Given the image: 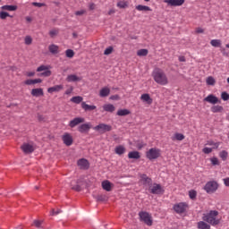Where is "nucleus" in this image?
Returning a JSON list of instances; mask_svg holds the SVG:
<instances>
[{"label":"nucleus","mask_w":229,"mask_h":229,"mask_svg":"<svg viewBox=\"0 0 229 229\" xmlns=\"http://www.w3.org/2000/svg\"><path fill=\"white\" fill-rule=\"evenodd\" d=\"M72 90H74V88L72 86H70L69 89L65 90L66 96H69L70 94H72Z\"/></svg>","instance_id":"obj_55"},{"label":"nucleus","mask_w":229,"mask_h":229,"mask_svg":"<svg viewBox=\"0 0 229 229\" xmlns=\"http://www.w3.org/2000/svg\"><path fill=\"white\" fill-rule=\"evenodd\" d=\"M78 166L80 169L87 170L89 167H90V165L89 164V160L85 158L79 159L77 162Z\"/></svg>","instance_id":"obj_12"},{"label":"nucleus","mask_w":229,"mask_h":229,"mask_svg":"<svg viewBox=\"0 0 229 229\" xmlns=\"http://www.w3.org/2000/svg\"><path fill=\"white\" fill-rule=\"evenodd\" d=\"M221 98H222V99H223L224 101H228V99H229V94L226 93V92H222Z\"/></svg>","instance_id":"obj_52"},{"label":"nucleus","mask_w":229,"mask_h":229,"mask_svg":"<svg viewBox=\"0 0 229 229\" xmlns=\"http://www.w3.org/2000/svg\"><path fill=\"white\" fill-rule=\"evenodd\" d=\"M25 85H34L33 80L30 79L25 81Z\"/></svg>","instance_id":"obj_60"},{"label":"nucleus","mask_w":229,"mask_h":229,"mask_svg":"<svg viewBox=\"0 0 229 229\" xmlns=\"http://www.w3.org/2000/svg\"><path fill=\"white\" fill-rule=\"evenodd\" d=\"M152 78L156 83L158 85L165 86L169 83V79H167V75L164 72V70L160 68H156L152 72Z\"/></svg>","instance_id":"obj_1"},{"label":"nucleus","mask_w":229,"mask_h":229,"mask_svg":"<svg viewBox=\"0 0 229 229\" xmlns=\"http://www.w3.org/2000/svg\"><path fill=\"white\" fill-rule=\"evenodd\" d=\"M33 225L36 226V228H40V226L42 225V221H40V220H34Z\"/></svg>","instance_id":"obj_53"},{"label":"nucleus","mask_w":229,"mask_h":229,"mask_svg":"<svg viewBox=\"0 0 229 229\" xmlns=\"http://www.w3.org/2000/svg\"><path fill=\"white\" fill-rule=\"evenodd\" d=\"M149 192L151 194H164V188L158 183H154L149 187Z\"/></svg>","instance_id":"obj_8"},{"label":"nucleus","mask_w":229,"mask_h":229,"mask_svg":"<svg viewBox=\"0 0 229 229\" xmlns=\"http://www.w3.org/2000/svg\"><path fill=\"white\" fill-rule=\"evenodd\" d=\"M189 196L191 199H196V196H198V193L196 192V191L191 190L189 191Z\"/></svg>","instance_id":"obj_44"},{"label":"nucleus","mask_w":229,"mask_h":229,"mask_svg":"<svg viewBox=\"0 0 229 229\" xmlns=\"http://www.w3.org/2000/svg\"><path fill=\"white\" fill-rule=\"evenodd\" d=\"M199 229H210V225L207 224L205 221H199L197 224Z\"/></svg>","instance_id":"obj_31"},{"label":"nucleus","mask_w":229,"mask_h":229,"mask_svg":"<svg viewBox=\"0 0 229 229\" xmlns=\"http://www.w3.org/2000/svg\"><path fill=\"white\" fill-rule=\"evenodd\" d=\"M219 187V184L216 181H209L206 183L204 186V191L208 192V194H213V192H216Z\"/></svg>","instance_id":"obj_5"},{"label":"nucleus","mask_w":229,"mask_h":229,"mask_svg":"<svg viewBox=\"0 0 229 229\" xmlns=\"http://www.w3.org/2000/svg\"><path fill=\"white\" fill-rule=\"evenodd\" d=\"M81 108L83 110H85V112H90L92 110H96V106H90V105H88L87 103L85 102H82L81 103Z\"/></svg>","instance_id":"obj_25"},{"label":"nucleus","mask_w":229,"mask_h":229,"mask_svg":"<svg viewBox=\"0 0 229 229\" xmlns=\"http://www.w3.org/2000/svg\"><path fill=\"white\" fill-rule=\"evenodd\" d=\"M100 98H108L110 96V88L104 87L99 91Z\"/></svg>","instance_id":"obj_22"},{"label":"nucleus","mask_w":229,"mask_h":229,"mask_svg":"<svg viewBox=\"0 0 229 229\" xmlns=\"http://www.w3.org/2000/svg\"><path fill=\"white\" fill-rule=\"evenodd\" d=\"M66 81H68V83L81 81V77H80L76 74H70L66 77Z\"/></svg>","instance_id":"obj_14"},{"label":"nucleus","mask_w":229,"mask_h":229,"mask_svg":"<svg viewBox=\"0 0 229 229\" xmlns=\"http://www.w3.org/2000/svg\"><path fill=\"white\" fill-rule=\"evenodd\" d=\"M65 55L67 58H72L74 56V51L72 49H67L65 51Z\"/></svg>","instance_id":"obj_41"},{"label":"nucleus","mask_w":229,"mask_h":229,"mask_svg":"<svg viewBox=\"0 0 229 229\" xmlns=\"http://www.w3.org/2000/svg\"><path fill=\"white\" fill-rule=\"evenodd\" d=\"M131 112L128 109H119L116 113V115H119V117H124L126 115H130Z\"/></svg>","instance_id":"obj_27"},{"label":"nucleus","mask_w":229,"mask_h":229,"mask_svg":"<svg viewBox=\"0 0 229 229\" xmlns=\"http://www.w3.org/2000/svg\"><path fill=\"white\" fill-rule=\"evenodd\" d=\"M39 76H44L45 78H49V76H51V71H49V69H47V71L41 72L39 74Z\"/></svg>","instance_id":"obj_48"},{"label":"nucleus","mask_w":229,"mask_h":229,"mask_svg":"<svg viewBox=\"0 0 229 229\" xmlns=\"http://www.w3.org/2000/svg\"><path fill=\"white\" fill-rule=\"evenodd\" d=\"M30 94L34 98H40V96H44V89L42 88L33 89Z\"/></svg>","instance_id":"obj_18"},{"label":"nucleus","mask_w":229,"mask_h":229,"mask_svg":"<svg viewBox=\"0 0 229 229\" xmlns=\"http://www.w3.org/2000/svg\"><path fill=\"white\" fill-rule=\"evenodd\" d=\"M211 112H213V114H217V112H223V107L221 106H213L211 107Z\"/></svg>","instance_id":"obj_38"},{"label":"nucleus","mask_w":229,"mask_h":229,"mask_svg":"<svg viewBox=\"0 0 229 229\" xmlns=\"http://www.w3.org/2000/svg\"><path fill=\"white\" fill-rule=\"evenodd\" d=\"M187 208H189V205L185 202H180L174 205V210L176 214H183L186 212Z\"/></svg>","instance_id":"obj_6"},{"label":"nucleus","mask_w":229,"mask_h":229,"mask_svg":"<svg viewBox=\"0 0 229 229\" xmlns=\"http://www.w3.org/2000/svg\"><path fill=\"white\" fill-rule=\"evenodd\" d=\"M137 148L138 149H142V148H144L146 146V144H144V142H139L137 143Z\"/></svg>","instance_id":"obj_57"},{"label":"nucleus","mask_w":229,"mask_h":229,"mask_svg":"<svg viewBox=\"0 0 229 229\" xmlns=\"http://www.w3.org/2000/svg\"><path fill=\"white\" fill-rule=\"evenodd\" d=\"M114 151L116 155H124V153H126V148H124L123 145H120L115 148Z\"/></svg>","instance_id":"obj_29"},{"label":"nucleus","mask_w":229,"mask_h":229,"mask_svg":"<svg viewBox=\"0 0 229 229\" xmlns=\"http://www.w3.org/2000/svg\"><path fill=\"white\" fill-rule=\"evenodd\" d=\"M104 112H109L110 114H114L115 112V106L113 104H105L103 106Z\"/></svg>","instance_id":"obj_21"},{"label":"nucleus","mask_w":229,"mask_h":229,"mask_svg":"<svg viewBox=\"0 0 229 229\" xmlns=\"http://www.w3.org/2000/svg\"><path fill=\"white\" fill-rule=\"evenodd\" d=\"M84 13H85V10H81V11L75 12V15H83Z\"/></svg>","instance_id":"obj_62"},{"label":"nucleus","mask_w":229,"mask_h":229,"mask_svg":"<svg viewBox=\"0 0 229 229\" xmlns=\"http://www.w3.org/2000/svg\"><path fill=\"white\" fill-rule=\"evenodd\" d=\"M95 131H99V133H106V131H112L111 125L106 123H100L93 128Z\"/></svg>","instance_id":"obj_7"},{"label":"nucleus","mask_w":229,"mask_h":229,"mask_svg":"<svg viewBox=\"0 0 229 229\" xmlns=\"http://www.w3.org/2000/svg\"><path fill=\"white\" fill-rule=\"evenodd\" d=\"M206 83L208 85H216V79H214V77H212V76H209L207 78Z\"/></svg>","instance_id":"obj_40"},{"label":"nucleus","mask_w":229,"mask_h":229,"mask_svg":"<svg viewBox=\"0 0 229 229\" xmlns=\"http://www.w3.org/2000/svg\"><path fill=\"white\" fill-rule=\"evenodd\" d=\"M213 149L214 148H212L205 147L202 149V152L205 153V155H210V153L212 152Z\"/></svg>","instance_id":"obj_51"},{"label":"nucleus","mask_w":229,"mask_h":229,"mask_svg":"<svg viewBox=\"0 0 229 229\" xmlns=\"http://www.w3.org/2000/svg\"><path fill=\"white\" fill-rule=\"evenodd\" d=\"M219 157L222 160H226L228 158V152L226 150H222L220 153H219Z\"/></svg>","instance_id":"obj_39"},{"label":"nucleus","mask_w":229,"mask_h":229,"mask_svg":"<svg viewBox=\"0 0 229 229\" xmlns=\"http://www.w3.org/2000/svg\"><path fill=\"white\" fill-rule=\"evenodd\" d=\"M161 155L162 150L157 148H152L146 152V157L148 160H157V158H160Z\"/></svg>","instance_id":"obj_4"},{"label":"nucleus","mask_w":229,"mask_h":229,"mask_svg":"<svg viewBox=\"0 0 229 229\" xmlns=\"http://www.w3.org/2000/svg\"><path fill=\"white\" fill-rule=\"evenodd\" d=\"M140 182H143V185H151V178H149L146 174L140 175Z\"/></svg>","instance_id":"obj_23"},{"label":"nucleus","mask_w":229,"mask_h":229,"mask_svg":"<svg viewBox=\"0 0 229 229\" xmlns=\"http://www.w3.org/2000/svg\"><path fill=\"white\" fill-rule=\"evenodd\" d=\"M106 199H108V197H106V195L99 194L97 196L98 201H106Z\"/></svg>","instance_id":"obj_42"},{"label":"nucleus","mask_w":229,"mask_h":229,"mask_svg":"<svg viewBox=\"0 0 229 229\" xmlns=\"http://www.w3.org/2000/svg\"><path fill=\"white\" fill-rule=\"evenodd\" d=\"M117 6L118 8H126V6H128V3L124 1H120L117 3Z\"/></svg>","instance_id":"obj_50"},{"label":"nucleus","mask_w":229,"mask_h":229,"mask_svg":"<svg viewBox=\"0 0 229 229\" xmlns=\"http://www.w3.org/2000/svg\"><path fill=\"white\" fill-rule=\"evenodd\" d=\"M128 158L134 159V160H139V158H140V152H139V151H131L128 154Z\"/></svg>","instance_id":"obj_24"},{"label":"nucleus","mask_w":229,"mask_h":229,"mask_svg":"<svg viewBox=\"0 0 229 229\" xmlns=\"http://www.w3.org/2000/svg\"><path fill=\"white\" fill-rule=\"evenodd\" d=\"M64 90V85H55L47 89L48 94H53V92H60Z\"/></svg>","instance_id":"obj_20"},{"label":"nucleus","mask_w":229,"mask_h":229,"mask_svg":"<svg viewBox=\"0 0 229 229\" xmlns=\"http://www.w3.org/2000/svg\"><path fill=\"white\" fill-rule=\"evenodd\" d=\"M33 82H34V85L37 83H42V80L41 79H34Z\"/></svg>","instance_id":"obj_64"},{"label":"nucleus","mask_w":229,"mask_h":229,"mask_svg":"<svg viewBox=\"0 0 229 229\" xmlns=\"http://www.w3.org/2000/svg\"><path fill=\"white\" fill-rule=\"evenodd\" d=\"M204 101H206V103H210L211 105H217V103H221L219 98L213 94H210L208 97H206L204 98Z\"/></svg>","instance_id":"obj_9"},{"label":"nucleus","mask_w":229,"mask_h":229,"mask_svg":"<svg viewBox=\"0 0 229 229\" xmlns=\"http://www.w3.org/2000/svg\"><path fill=\"white\" fill-rule=\"evenodd\" d=\"M113 187H114V184L112 182H110V181L106 180V181L102 182V189H104V191L110 192V191H112Z\"/></svg>","instance_id":"obj_19"},{"label":"nucleus","mask_w":229,"mask_h":229,"mask_svg":"<svg viewBox=\"0 0 229 229\" xmlns=\"http://www.w3.org/2000/svg\"><path fill=\"white\" fill-rule=\"evenodd\" d=\"M164 3L167 6H182L185 3V0H164Z\"/></svg>","instance_id":"obj_10"},{"label":"nucleus","mask_w":229,"mask_h":229,"mask_svg":"<svg viewBox=\"0 0 229 229\" xmlns=\"http://www.w3.org/2000/svg\"><path fill=\"white\" fill-rule=\"evenodd\" d=\"M72 103H75L76 105H80V103H81V101H83V97H80V96H76V97H72L71 98Z\"/></svg>","instance_id":"obj_34"},{"label":"nucleus","mask_w":229,"mask_h":229,"mask_svg":"<svg viewBox=\"0 0 229 229\" xmlns=\"http://www.w3.org/2000/svg\"><path fill=\"white\" fill-rule=\"evenodd\" d=\"M21 148L26 155H30V153H33V151H35V147L30 143H24Z\"/></svg>","instance_id":"obj_11"},{"label":"nucleus","mask_w":229,"mask_h":229,"mask_svg":"<svg viewBox=\"0 0 229 229\" xmlns=\"http://www.w3.org/2000/svg\"><path fill=\"white\" fill-rule=\"evenodd\" d=\"M32 5H33V6H37L38 8H42V6H46L45 4L38 3V2H33V3H32Z\"/></svg>","instance_id":"obj_56"},{"label":"nucleus","mask_w":229,"mask_h":229,"mask_svg":"<svg viewBox=\"0 0 229 229\" xmlns=\"http://www.w3.org/2000/svg\"><path fill=\"white\" fill-rule=\"evenodd\" d=\"M81 123H85V118L76 117L73 120L70 121L69 126L70 128H75L78 124H81Z\"/></svg>","instance_id":"obj_13"},{"label":"nucleus","mask_w":229,"mask_h":229,"mask_svg":"<svg viewBox=\"0 0 229 229\" xmlns=\"http://www.w3.org/2000/svg\"><path fill=\"white\" fill-rule=\"evenodd\" d=\"M136 10H138V12H151V7L148 5L139 4L136 6Z\"/></svg>","instance_id":"obj_28"},{"label":"nucleus","mask_w":229,"mask_h":229,"mask_svg":"<svg viewBox=\"0 0 229 229\" xmlns=\"http://www.w3.org/2000/svg\"><path fill=\"white\" fill-rule=\"evenodd\" d=\"M140 221L146 224L147 226H153V216L151 214L146 212V211H140L139 213Z\"/></svg>","instance_id":"obj_3"},{"label":"nucleus","mask_w":229,"mask_h":229,"mask_svg":"<svg viewBox=\"0 0 229 229\" xmlns=\"http://www.w3.org/2000/svg\"><path fill=\"white\" fill-rule=\"evenodd\" d=\"M63 142L65 144V146H72V136L69 133H65L63 136Z\"/></svg>","instance_id":"obj_16"},{"label":"nucleus","mask_w":229,"mask_h":229,"mask_svg":"<svg viewBox=\"0 0 229 229\" xmlns=\"http://www.w3.org/2000/svg\"><path fill=\"white\" fill-rule=\"evenodd\" d=\"M206 146H212L211 148L217 149V148H219V146H221V142H216L214 140H208V141H207Z\"/></svg>","instance_id":"obj_30"},{"label":"nucleus","mask_w":229,"mask_h":229,"mask_svg":"<svg viewBox=\"0 0 229 229\" xmlns=\"http://www.w3.org/2000/svg\"><path fill=\"white\" fill-rule=\"evenodd\" d=\"M148 49L143 48V49H140L137 51V55L138 56H148Z\"/></svg>","instance_id":"obj_36"},{"label":"nucleus","mask_w":229,"mask_h":229,"mask_svg":"<svg viewBox=\"0 0 229 229\" xmlns=\"http://www.w3.org/2000/svg\"><path fill=\"white\" fill-rule=\"evenodd\" d=\"M6 17H10V13H6V12H0V19H2V21H4V19H6Z\"/></svg>","instance_id":"obj_47"},{"label":"nucleus","mask_w":229,"mask_h":229,"mask_svg":"<svg viewBox=\"0 0 229 229\" xmlns=\"http://www.w3.org/2000/svg\"><path fill=\"white\" fill-rule=\"evenodd\" d=\"M62 212L60 209H57L56 211L55 209H52L51 216H58Z\"/></svg>","instance_id":"obj_58"},{"label":"nucleus","mask_w":229,"mask_h":229,"mask_svg":"<svg viewBox=\"0 0 229 229\" xmlns=\"http://www.w3.org/2000/svg\"><path fill=\"white\" fill-rule=\"evenodd\" d=\"M49 69V66L46 65H40L39 67L37 68V72H42V71H47Z\"/></svg>","instance_id":"obj_49"},{"label":"nucleus","mask_w":229,"mask_h":229,"mask_svg":"<svg viewBox=\"0 0 229 229\" xmlns=\"http://www.w3.org/2000/svg\"><path fill=\"white\" fill-rule=\"evenodd\" d=\"M59 31L56 29H53L52 30L49 31V35L52 38H54V37H56V35H58Z\"/></svg>","instance_id":"obj_46"},{"label":"nucleus","mask_w":229,"mask_h":229,"mask_svg":"<svg viewBox=\"0 0 229 229\" xmlns=\"http://www.w3.org/2000/svg\"><path fill=\"white\" fill-rule=\"evenodd\" d=\"M112 53H114V47H108L104 51V55H112Z\"/></svg>","instance_id":"obj_43"},{"label":"nucleus","mask_w":229,"mask_h":229,"mask_svg":"<svg viewBox=\"0 0 229 229\" xmlns=\"http://www.w3.org/2000/svg\"><path fill=\"white\" fill-rule=\"evenodd\" d=\"M205 30H203L202 28H197L196 29V33H204Z\"/></svg>","instance_id":"obj_63"},{"label":"nucleus","mask_w":229,"mask_h":229,"mask_svg":"<svg viewBox=\"0 0 229 229\" xmlns=\"http://www.w3.org/2000/svg\"><path fill=\"white\" fill-rule=\"evenodd\" d=\"M217 216H219V212L216 210H211L209 213L204 215L202 216V219L206 223L212 225V226H216L219 225V218H217Z\"/></svg>","instance_id":"obj_2"},{"label":"nucleus","mask_w":229,"mask_h":229,"mask_svg":"<svg viewBox=\"0 0 229 229\" xmlns=\"http://www.w3.org/2000/svg\"><path fill=\"white\" fill-rule=\"evenodd\" d=\"M185 139V135L177 132L174 134V136L171 138L172 140H183Z\"/></svg>","instance_id":"obj_32"},{"label":"nucleus","mask_w":229,"mask_h":229,"mask_svg":"<svg viewBox=\"0 0 229 229\" xmlns=\"http://www.w3.org/2000/svg\"><path fill=\"white\" fill-rule=\"evenodd\" d=\"M26 76H28L29 78H31L35 76V72H27Z\"/></svg>","instance_id":"obj_59"},{"label":"nucleus","mask_w":229,"mask_h":229,"mask_svg":"<svg viewBox=\"0 0 229 229\" xmlns=\"http://www.w3.org/2000/svg\"><path fill=\"white\" fill-rule=\"evenodd\" d=\"M224 183L225 187H229V177L224 179Z\"/></svg>","instance_id":"obj_61"},{"label":"nucleus","mask_w":229,"mask_h":229,"mask_svg":"<svg viewBox=\"0 0 229 229\" xmlns=\"http://www.w3.org/2000/svg\"><path fill=\"white\" fill-rule=\"evenodd\" d=\"M60 47L57 45L52 44L48 47V51L52 55H58Z\"/></svg>","instance_id":"obj_26"},{"label":"nucleus","mask_w":229,"mask_h":229,"mask_svg":"<svg viewBox=\"0 0 229 229\" xmlns=\"http://www.w3.org/2000/svg\"><path fill=\"white\" fill-rule=\"evenodd\" d=\"M211 164L213 165H219V159H217V157H212L211 158Z\"/></svg>","instance_id":"obj_54"},{"label":"nucleus","mask_w":229,"mask_h":229,"mask_svg":"<svg viewBox=\"0 0 229 229\" xmlns=\"http://www.w3.org/2000/svg\"><path fill=\"white\" fill-rule=\"evenodd\" d=\"M140 99H141V101H143V103H147V105H152L153 104V98H151V97L148 93L142 94L140 96Z\"/></svg>","instance_id":"obj_15"},{"label":"nucleus","mask_w":229,"mask_h":229,"mask_svg":"<svg viewBox=\"0 0 229 229\" xmlns=\"http://www.w3.org/2000/svg\"><path fill=\"white\" fill-rule=\"evenodd\" d=\"M210 44L213 47H221V39H212Z\"/></svg>","instance_id":"obj_35"},{"label":"nucleus","mask_w":229,"mask_h":229,"mask_svg":"<svg viewBox=\"0 0 229 229\" xmlns=\"http://www.w3.org/2000/svg\"><path fill=\"white\" fill-rule=\"evenodd\" d=\"M72 189L80 192V191H81V186H80V184L74 185V182H72Z\"/></svg>","instance_id":"obj_45"},{"label":"nucleus","mask_w":229,"mask_h":229,"mask_svg":"<svg viewBox=\"0 0 229 229\" xmlns=\"http://www.w3.org/2000/svg\"><path fill=\"white\" fill-rule=\"evenodd\" d=\"M90 128V123H83L78 127V131H80V133H87Z\"/></svg>","instance_id":"obj_17"},{"label":"nucleus","mask_w":229,"mask_h":229,"mask_svg":"<svg viewBox=\"0 0 229 229\" xmlns=\"http://www.w3.org/2000/svg\"><path fill=\"white\" fill-rule=\"evenodd\" d=\"M1 10H5L7 12H15L17 10V5H4Z\"/></svg>","instance_id":"obj_33"},{"label":"nucleus","mask_w":229,"mask_h":229,"mask_svg":"<svg viewBox=\"0 0 229 229\" xmlns=\"http://www.w3.org/2000/svg\"><path fill=\"white\" fill-rule=\"evenodd\" d=\"M24 44L26 46H31V44H33V38H31V36H26L24 38Z\"/></svg>","instance_id":"obj_37"}]
</instances>
